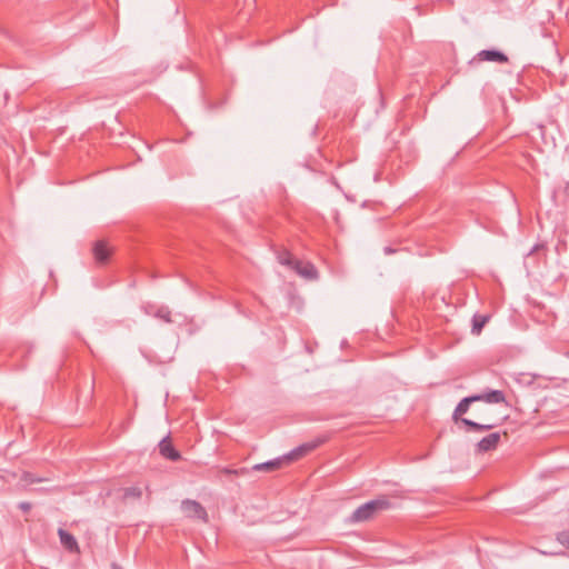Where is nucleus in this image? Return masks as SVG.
Here are the masks:
<instances>
[{"label":"nucleus","instance_id":"obj_1","mask_svg":"<svg viewBox=\"0 0 569 569\" xmlns=\"http://www.w3.org/2000/svg\"><path fill=\"white\" fill-rule=\"evenodd\" d=\"M479 398L470 396L463 398L456 407L453 413H452V420L455 422H461L467 431H488L493 429L497 423L493 421H487L483 423L476 422L473 420L462 418V416L469 410V407L472 402H477Z\"/></svg>","mask_w":569,"mask_h":569},{"label":"nucleus","instance_id":"obj_2","mask_svg":"<svg viewBox=\"0 0 569 569\" xmlns=\"http://www.w3.org/2000/svg\"><path fill=\"white\" fill-rule=\"evenodd\" d=\"M391 507L387 497H379L359 506L350 516L353 523L365 522L372 519L378 512L387 510Z\"/></svg>","mask_w":569,"mask_h":569},{"label":"nucleus","instance_id":"obj_3","mask_svg":"<svg viewBox=\"0 0 569 569\" xmlns=\"http://www.w3.org/2000/svg\"><path fill=\"white\" fill-rule=\"evenodd\" d=\"M316 446L317 445L305 443V445L299 446L298 448L293 449L288 455L283 456L281 458H277V459H273V460H270V461H267V462H262V463H257V465H254L252 467V469L256 470V471H272V470H276V469L280 468L283 462H288V461H292V460L299 459L300 457H302L307 452H309L312 449H315Z\"/></svg>","mask_w":569,"mask_h":569},{"label":"nucleus","instance_id":"obj_4","mask_svg":"<svg viewBox=\"0 0 569 569\" xmlns=\"http://www.w3.org/2000/svg\"><path fill=\"white\" fill-rule=\"evenodd\" d=\"M181 510L188 518L207 521L208 513L206 509L196 500H183L181 502Z\"/></svg>","mask_w":569,"mask_h":569},{"label":"nucleus","instance_id":"obj_5","mask_svg":"<svg viewBox=\"0 0 569 569\" xmlns=\"http://www.w3.org/2000/svg\"><path fill=\"white\" fill-rule=\"evenodd\" d=\"M500 440L501 435L499 432L489 433L477 442L476 452L485 453L495 450L498 447Z\"/></svg>","mask_w":569,"mask_h":569},{"label":"nucleus","instance_id":"obj_6","mask_svg":"<svg viewBox=\"0 0 569 569\" xmlns=\"http://www.w3.org/2000/svg\"><path fill=\"white\" fill-rule=\"evenodd\" d=\"M299 276L305 279L313 280L318 277L316 267L309 261L296 260L291 267Z\"/></svg>","mask_w":569,"mask_h":569},{"label":"nucleus","instance_id":"obj_7","mask_svg":"<svg viewBox=\"0 0 569 569\" xmlns=\"http://www.w3.org/2000/svg\"><path fill=\"white\" fill-rule=\"evenodd\" d=\"M490 61V62H498V63H507L509 61L508 57L496 49H489V50H481L479 51L476 57L473 58V61Z\"/></svg>","mask_w":569,"mask_h":569},{"label":"nucleus","instance_id":"obj_8","mask_svg":"<svg viewBox=\"0 0 569 569\" xmlns=\"http://www.w3.org/2000/svg\"><path fill=\"white\" fill-rule=\"evenodd\" d=\"M159 452L162 457L171 461H178L181 458L179 451L174 449L168 437L159 442Z\"/></svg>","mask_w":569,"mask_h":569},{"label":"nucleus","instance_id":"obj_9","mask_svg":"<svg viewBox=\"0 0 569 569\" xmlns=\"http://www.w3.org/2000/svg\"><path fill=\"white\" fill-rule=\"evenodd\" d=\"M92 252L96 262L100 264L106 263L111 254L110 249L107 247V243L103 240H98L94 242Z\"/></svg>","mask_w":569,"mask_h":569},{"label":"nucleus","instance_id":"obj_10","mask_svg":"<svg viewBox=\"0 0 569 569\" xmlns=\"http://www.w3.org/2000/svg\"><path fill=\"white\" fill-rule=\"evenodd\" d=\"M58 536L61 545L70 552H78L79 546L77 539L62 528L58 529Z\"/></svg>","mask_w":569,"mask_h":569},{"label":"nucleus","instance_id":"obj_11","mask_svg":"<svg viewBox=\"0 0 569 569\" xmlns=\"http://www.w3.org/2000/svg\"><path fill=\"white\" fill-rule=\"evenodd\" d=\"M473 397L479 398L478 401H485L487 403H501L506 400L505 393L501 390H490L481 395H475Z\"/></svg>","mask_w":569,"mask_h":569},{"label":"nucleus","instance_id":"obj_12","mask_svg":"<svg viewBox=\"0 0 569 569\" xmlns=\"http://www.w3.org/2000/svg\"><path fill=\"white\" fill-rule=\"evenodd\" d=\"M489 319V315H475L472 317V333L480 335L482 328L486 326Z\"/></svg>","mask_w":569,"mask_h":569},{"label":"nucleus","instance_id":"obj_13","mask_svg":"<svg viewBox=\"0 0 569 569\" xmlns=\"http://www.w3.org/2000/svg\"><path fill=\"white\" fill-rule=\"evenodd\" d=\"M153 317L158 318L167 323L172 322L171 311L167 306H157L153 312Z\"/></svg>","mask_w":569,"mask_h":569},{"label":"nucleus","instance_id":"obj_14","mask_svg":"<svg viewBox=\"0 0 569 569\" xmlns=\"http://www.w3.org/2000/svg\"><path fill=\"white\" fill-rule=\"evenodd\" d=\"M277 258H278L279 263H281L283 266H287L289 268H291L292 264L295 263V261L297 260L287 250H283V251L279 252Z\"/></svg>","mask_w":569,"mask_h":569},{"label":"nucleus","instance_id":"obj_15","mask_svg":"<svg viewBox=\"0 0 569 569\" xmlns=\"http://www.w3.org/2000/svg\"><path fill=\"white\" fill-rule=\"evenodd\" d=\"M141 495V489L138 487H130L124 490V497L140 498Z\"/></svg>","mask_w":569,"mask_h":569},{"label":"nucleus","instance_id":"obj_16","mask_svg":"<svg viewBox=\"0 0 569 569\" xmlns=\"http://www.w3.org/2000/svg\"><path fill=\"white\" fill-rule=\"evenodd\" d=\"M221 473L223 475H236V476H240V475H246L248 471L247 469H231V468H222L220 470Z\"/></svg>","mask_w":569,"mask_h":569},{"label":"nucleus","instance_id":"obj_17","mask_svg":"<svg viewBox=\"0 0 569 569\" xmlns=\"http://www.w3.org/2000/svg\"><path fill=\"white\" fill-rule=\"evenodd\" d=\"M557 540L565 547L569 548V530L561 531L557 535Z\"/></svg>","mask_w":569,"mask_h":569},{"label":"nucleus","instance_id":"obj_18","mask_svg":"<svg viewBox=\"0 0 569 569\" xmlns=\"http://www.w3.org/2000/svg\"><path fill=\"white\" fill-rule=\"evenodd\" d=\"M22 480L27 483H36V482H40L42 481V479L40 478H36L32 473L30 472H24L23 476H22Z\"/></svg>","mask_w":569,"mask_h":569},{"label":"nucleus","instance_id":"obj_19","mask_svg":"<svg viewBox=\"0 0 569 569\" xmlns=\"http://www.w3.org/2000/svg\"><path fill=\"white\" fill-rule=\"evenodd\" d=\"M156 307H157V306H154V305L148 303V305H146V306L143 307V311H144V313H146V315H148V316H152V317H153V312H154V310H156Z\"/></svg>","mask_w":569,"mask_h":569},{"label":"nucleus","instance_id":"obj_20","mask_svg":"<svg viewBox=\"0 0 569 569\" xmlns=\"http://www.w3.org/2000/svg\"><path fill=\"white\" fill-rule=\"evenodd\" d=\"M19 508L27 512L31 509V505L29 502H20Z\"/></svg>","mask_w":569,"mask_h":569},{"label":"nucleus","instance_id":"obj_21","mask_svg":"<svg viewBox=\"0 0 569 569\" xmlns=\"http://www.w3.org/2000/svg\"><path fill=\"white\" fill-rule=\"evenodd\" d=\"M565 356L569 359V351L565 353Z\"/></svg>","mask_w":569,"mask_h":569}]
</instances>
